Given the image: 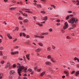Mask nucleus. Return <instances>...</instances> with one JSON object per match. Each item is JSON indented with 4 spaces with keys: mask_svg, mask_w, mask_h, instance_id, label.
Masks as SVG:
<instances>
[{
    "mask_svg": "<svg viewBox=\"0 0 79 79\" xmlns=\"http://www.w3.org/2000/svg\"><path fill=\"white\" fill-rule=\"evenodd\" d=\"M30 55L29 54H28L27 55H26V57L27 58V59L28 60H29L30 59L29 58V57Z\"/></svg>",
    "mask_w": 79,
    "mask_h": 79,
    "instance_id": "10",
    "label": "nucleus"
},
{
    "mask_svg": "<svg viewBox=\"0 0 79 79\" xmlns=\"http://www.w3.org/2000/svg\"><path fill=\"white\" fill-rule=\"evenodd\" d=\"M61 32L62 33H64V32H65V31H64V30H61Z\"/></svg>",
    "mask_w": 79,
    "mask_h": 79,
    "instance_id": "33",
    "label": "nucleus"
},
{
    "mask_svg": "<svg viewBox=\"0 0 79 79\" xmlns=\"http://www.w3.org/2000/svg\"><path fill=\"white\" fill-rule=\"evenodd\" d=\"M23 15L24 16H27V15L26 14V13H24Z\"/></svg>",
    "mask_w": 79,
    "mask_h": 79,
    "instance_id": "31",
    "label": "nucleus"
},
{
    "mask_svg": "<svg viewBox=\"0 0 79 79\" xmlns=\"http://www.w3.org/2000/svg\"><path fill=\"white\" fill-rule=\"evenodd\" d=\"M51 61H52V62L53 63H55V61L53 60V59H51Z\"/></svg>",
    "mask_w": 79,
    "mask_h": 79,
    "instance_id": "30",
    "label": "nucleus"
},
{
    "mask_svg": "<svg viewBox=\"0 0 79 79\" xmlns=\"http://www.w3.org/2000/svg\"><path fill=\"white\" fill-rule=\"evenodd\" d=\"M77 68H79V64H77Z\"/></svg>",
    "mask_w": 79,
    "mask_h": 79,
    "instance_id": "53",
    "label": "nucleus"
},
{
    "mask_svg": "<svg viewBox=\"0 0 79 79\" xmlns=\"http://www.w3.org/2000/svg\"><path fill=\"white\" fill-rule=\"evenodd\" d=\"M52 47L53 48V49H55V47L54 46H52Z\"/></svg>",
    "mask_w": 79,
    "mask_h": 79,
    "instance_id": "51",
    "label": "nucleus"
},
{
    "mask_svg": "<svg viewBox=\"0 0 79 79\" xmlns=\"http://www.w3.org/2000/svg\"><path fill=\"white\" fill-rule=\"evenodd\" d=\"M23 34L24 37H26V35H25V34H24V33H23Z\"/></svg>",
    "mask_w": 79,
    "mask_h": 79,
    "instance_id": "56",
    "label": "nucleus"
},
{
    "mask_svg": "<svg viewBox=\"0 0 79 79\" xmlns=\"http://www.w3.org/2000/svg\"><path fill=\"white\" fill-rule=\"evenodd\" d=\"M3 77V74L0 73V79H2Z\"/></svg>",
    "mask_w": 79,
    "mask_h": 79,
    "instance_id": "9",
    "label": "nucleus"
},
{
    "mask_svg": "<svg viewBox=\"0 0 79 79\" xmlns=\"http://www.w3.org/2000/svg\"><path fill=\"white\" fill-rule=\"evenodd\" d=\"M7 35L9 39H11L12 37L11 36H10V34L8 33Z\"/></svg>",
    "mask_w": 79,
    "mask_h": 79,
    "instance_id": "12",
    "label": "nucleus"
},
{
    "mask_svg": "<svg viewBox=\"0 0 79 79\" xmlns=\"http://www.w3.org/2000/svg\"><path fill=\"white\" fill-rule=\"evenodd\" d=\"M37 67H35L34 68V69L35 70H37Z\"/></svg>",
    "mask_w": 79,
    "mask_h": 79,
    "instance_id": "55",
    "label": "nucleus"
},
{
    "mask_svg": "<svg viewBox=\"0 0 79 79\" xmlns=\"http://www.w3.org/2000/svg\"><path fill=\"white\" fill-rule=\"evenodd\" d=\"M79 74V71H77L76 72V74H75V75L77 76H78V75Z\"/></svg>",
    "mask_w": 79,
    "mask_h": 79,
    "instance_id": "17",
    "label": "nucleus"
},
{
    "mask_svg": "<svg viewBox=\"0 0 79 79\" xmlns=\"http://www.w3.org/2000/svg\"><path fill=\"white\" fill-rule=\"evenodd\" d=\"M41 69H38L37 71L38 72H40V71H41Z\"/></svg>",
    "mask_w": 79,
    "mask_h": 79,
    "instance_id": "42",
    "label": "nucleus"
},
{
    "mask_svg": "<svg viewBox=\"0 0 79 79\" xmlns=\"http://www.w3.org/2000/svg\"><path fill=\"white\" fill-rule=\"evenodd\" d=\"M68 13H72V11L69 10L68 11Z\"/></svg>",
    "mask_w": 79,
    "mask_h": 79,
    "instance_id": "41",
    "label": "nucleus"
},
{
    "mask_svg": "<svg viewBox=\"0 0 79 79\" xmlns=\"http://www.w3.org/2000/svg\"><path fill=\"white\" fill-rule=\"evenodd\" d=\"M24 79H27V78H26L25 77H24Z\"/></svg>",
    "mask_w": 79,
    "mask_h": 79,
    "instance_id": "64",
    "label": "nucleus"
},
{
    "mask_svg": "<svg viewBox=\"0 0 79 79\" xmlns=\"http://www.w3.org/2000/svg\"><path fill=\"white\" fill-rule=\"evenodd\" d=\"M41 50L38 48L35 50V51L36 52H39Z\"/></svg>",
    "mask_w": 79,
    "mask_h": 79,
    "instance_id": "13",
    "label": "nucleus"
},
{
    "mask_svg": "<svg viewBox=\"0 0 79 79\" xmlns=\"http://www.w3.org/2000/svg\"><path fill=\"white\" fill-rule=\"evenodd\" d=\"M51 6H52V7H53L54 8H55V5H51Z\"/></svg>",
    "mask_w": 79,
    "mask_h": 79,
    "instance_id": "32",
    "label": "nucleus"
},
{
    "mask_svg": "<svg viewBox=\"0 0 79 79\" xmlns=\"http://www.w3.org/2000/svg\"><path fill=\"white\" fill-rule=\"evenodd\" d=\"M19 20H23V18L21 17H20L19 18Z\"/></svg>",
    "mask_w": 79,
    "mask_h": 79,
    "instance_id": "27",
    "label": "nucleus"
},
{
    "mask_svg": "<svg viewBox=\"0 0 79 79\" xmlns=\"http://www.w3.org/2000/svg\"><path fill=\"white\" fill-rule=\"evenodd\" d=\"M4 63H5V62L3 60L1 61V64H3Z\"/></svg>",
    "mask_w": 79,
    "mask_h": 79,
    "instance_id": "37",
    "label": "nucleus"
},
{
    "mask_svg": "<svg viewBox=\"0 0 79 79\" xmlns=\"http://www.w3.org/2000/svg\"><path fill=\"white\" fill-rule=\"evenodd\" d=\"M19 60H20V61H22V60H23V59L19 58Z\"/></svg>",
    "mask_w": 79,
    "mask_h": 79,
    "instance_id": "54",
    "label": "nucleus"
},
{
    "mask_svg": "<svg viewBox=\"0 0 79 79\" xmlns=\"http://www.w3.org/2000/svg\"><path fill=\"white\" fill-rule=\"evenodd\" d=\"M60 20H56L57 22H58V23H59V22H60Z\"/></svg>",
    "mask_w": 79,
    "mask_h": 79,
    "instance_id": "61",
    "label": "nucleus"
},
{
    "mask_svg": "<svg viewBox=\"0 0 79 79\" xmlns=\"http://www.w3.org/2000/svg\"><path fill=\"white\" fill-rule=\"evenodd\" d=\"M45 73V72H43L42 73L40 74L41 76H42L43 75H44Z\"/></svg>",
    "mask_w": 79,
    "mask_h": 79,
    "instance_id": "14",
    "label": "nucleus"
},
{
    "mask_svg": "<svg viewBox=\"0 0 79 79\" xmlns=\"http://www.w3.org/2000/svg\"><path fill=\"white\" fill-rule=\"evenodd\" d=\"M33 18L35 20L36 19H37L36 18V17H33Z\"/></svg>",
    "mask_w": 79,
    "mask_h": 79,
    "instance_id": "59",
    "label": "nucleus"
},
{
    "mask_svg": "<svg viewBox=\"0 0 79 79\" xmlns=\"http://www.w3.org/2000/svg\"><path fill=\"white\" fill-rule=\"evenodd\" d=\"M15 73V71L14 70H12L10 72V74H14Z\"/></svg>",
    "mask_w": 79,
    "mask_h": 79,
    "instance_id": "6",
    "label": "nucleus"
},
{
    "mask_svg": "<svg viewBox=\"0 0 79 79\" xmlns=\"http://www.w3.org/2000/svg\"><path fill=\"white\" fill-rule=\"evenodd\" d=\"M37 7H38V8H40L41 6H40V4H38L37 5Z\"/></svg>",
    "mask_w": 79,
    "mask_h": 79,
    "instance_id": "28",
    "label": "nucleus"
},
{
    "mask_svg": "<svg viewBox=\"0 0 79 79\" xmlns=\"http://www.w3.org/2000/svg\"><path fill=\"white\" fill-rule=\"evenodd\" d=\"M47 50H48V51H50V50H51V48L50 47H48V48H47Z\"/></svg>",
    "mask_w": 79,
    "mask_h": 79,
    "instance_id": "20",
    "label": "nucleus"
},
{
    "mask_svg": "<svg viewBox=\"0 0 79 79\" xmlns=\"http://www.w3.org/2000/svg\"><path fill=\"white\" fill-rule=\"evenodd\" d=\"M34 37H36V38L38 37V38H39V36L37 35H35L34 36Z\"/></svg>",
    "mask_w": 79,
    "mask_h": 79,
    "instance_id": "38",
    "label": "nucleus"
},
{
    "mask_svg": "<svg viewBox=\"0 0 79 79\" xmlns=\"http://www.w3.org/2000/svg\"><path fill=\"white\" fill-rule=\"evenodd\" d=\"M25 12H26V13H32V12L26 10Z\"/></svg>",
    "mask_w": 79,
    "mask_h": 79,
    "instance_id": "19",
    "label": "nucleus"
},
{
    "mask_svg": "<svg viewBox=\"0 0 79 79\" xmlns=\"http://www.w3.org/2000/svg\"><path fill=\"white\" fill-rule=\"evenodd\" d=\"M38 45H40V46H41V47L43 46V44L42 43H38Z\"/></svg>",
    "mask_w": 79,
    "mask_h": 79,
    "instance_id": "18",
    "label": "nucleus"
},
{
    "mask_svg": "<svg viewBox=\"0 0 79 79\" xmlns=\"http://www.w3.org/2000/svg\"><path fill=\"white\" fill-rule=\"evenodd\" d=\"M16 65L14 64L13 65V68H16Z\"/></svg>",
    "mask_w": 79,
    "mask_h": 79,
    "instance_id": "36",
    "label": "nucleus"
},
{
    "mask_svg": "<svg viewBox=\"0 0 79 79\" xmlns=\"http://www.w3.org/2000/svg\"><path fill=\"white\" fill-rule=\"evenodd\" d=\"M76 2H77V3L76 5H79V1L78 0H77L76 1Z\"/></svg>",
    "mask_w": 79,
    "mask_h": 79,
    "instance_id": "23",
    "label": "nucleus"
},
{
    "mask_svg": "<svg viewBox=\"0 0 79 79\" xmlns=\"http://www.w3.org/2000/svg\"><path fill=\"white\" fill-rule=\"evenodd\" d=\"M49 71H53L52 70V69H51L50 68H49Z\"/></svg>",
    "mask_w": 79,
    "mask_h": 79,
    "instance_id": "46",
    "label": "nucleus"
},
{
    "mask_svg": "<svg viewBox=\"0 0 79 79\" xmlns=\"http://www.w3.org/2000/svg\"><path fill=\"white\" fill-rule=\"evenodd\" d=\"M19 13H20L21 14H23V12H22V11H20Z\"/></svg>",
    "mask_w": 79,
    "mask_h": 79,
    "instance_id": "60",
    "label": "nucleus"
},
{
    "mask_svg": "<svg viewBox=\"0 0 79 79\" xmlns=\"http://www.w3.org/2000/svg\"><path fill=\"white\" fill-rule=\"evenodd\" d=\"M41 13H43V14H45V12L44 11H41Z\"/></svg>",
    "mask_w": 79,
    "mask_h": 79,
    "instance_id": "39",
    "label": "nucleus"
},
{
    "mask_svg": "<svg viewBox=\"0 0 79 79\" xmlns=\"http://www.w3.org/2000/svg\"><path fill=\"white\" fill-rule=\"evenodd\" d=\"M0 55L3 56V54H2V51H0Z\"/></svg>",
    "mask_w": 79,
    "mask_h": 79,
    "instance_id": "34",
    "label": "nucleus"
},
{
    "mask_svg": "<svg viewBox=\"0 0 79 79\" xmlns=\"http://www.w3.org/2000/svg\"><path fill=\"white\" fill-rule=\"evenodd\" d=\"M36 24H38V25H39V26H42V24H40V23H37Z\"/></svg>",
    "mask_w": 79,
    "mask_h": 79,
    "instance_id": "25",
    "label": "nucleus"
},
{
    "mask_svg": "<svg viewBox=\"0 0 79 79\" xmlns=\"http://www.w3.org/2000/svg\"><path fill=\"white\" fill-rule=\"evenodd\" d=\"M15 29H16V31H18V27H16Z\"/></svg>",
    "mask_w": 79,
    "mask_h": 79,
    "instance_id": "52",
    "label": "nucleus"
},
{
    "mask_svg": "<svg viewBox=\"0 0 79 79\" xmlns=\"http://www.w3.org/2000/svg\"><path fill=\"white\" fill-rule=\"evenodd\" d=\"M16 7H11L10 8H9L10 10H14L15 9H16Z\"/></svg>",
    "mask_w": 79,
    "mask_h": 79,
    "instance_id": "11",
    "label": "nucleus"
},
{
    "mask_svg": "<svg viewBox=\"0 0 79 79\" xmlns=\"http://www.w3.org/2000/svg\"><path fill=\"white\" fill-rule=\"evenodd\" d=\"M19 53V52L18 51H16L15 52H11L10 53L11 55H16V54H17Z\"/></svg>",
    "mask_w": 79,
    "mask_h": 79,
    "instance_id": "4",
    "label": "nucleus"
},
{
    "mask_svg": "<svg viewBox=\"0 0 79 79\" xmlns=\"http://www.w3.org/2000/svg\"><path fill=\"white\" fill-rule=\"evenodd\" d=\"M69 23H71V24H73L74 23H75L76 24H77L78 23V19H76V20L75 18L73 17L69 20Z\"/></svg>",
    "mask_w": 79,
    "mask_h": 79,
    "instance_id": "2",
    "label": "nucleus"
},
{
    "mask_svg": "<svg viewBox=\"0 0 79 79\" xmlns=\"http://www.w3.org/2000/svg\"><path fill=\"white\" fill-rule=\"evenodd\" d=\"M47 19H48L47 16H46L44 17V20H45V21H47Z\"/></svg>",
    "mask_w": 79,
    "mask_h": 79,
    "instance_id": "16",
    "label": "nucleus"
},
{
    "mask_svg": "<svg viewBox=\"0 0 79 79\" xmlns=\"http://www.w3.org/2000/svg\"><path fill=\"white\" fill-rule=\"evenodd\" d=\"M30 36L29 35H27V38H29Z\"/></svg>",
    "mask_w": 79,
    "mask_h": 79,
    "instance_id": "62",
    "label": "nucleus"
},
{
    "mask_svg": "<svg viewBox=\"0 0 79 79\" xmlns=\"http://www.w3.org/2000/svg\"><path fill=\"white\" fill-rule=\"evenodd\" d=\"M37 56H40V54H39V53H37Z\"/></svg>",
    "mask_w": 79,
    "mask_h": 79,
    "instance_id": "58",
    "label": "nucleus"
},
{
    "mask_svg": "<svg viewBox=\"0 0 79 79\" xmlns=\"http://www.w3.org/2000/svg\"><path fill=\"white\" fill-rule=\"evenodd\" d=\"M10 65H11V64H10V62H8L6 65V67H10Z\"/></svg>",
    "mask_w": 79,
    "mask_h": 79,
    "instance_id": "5",
    "label": "nucleus"
},
{
    "mask_svg": "<svg viewBox=\"0 0 79 79\" xmlns=\"http://www.w3.org/2000/svg\"><path fill=\"white\" fill-rule=\"evenodd\" d=\"M16 67L18 68L17 71L19 76H21V71H23V70H24L25 72L26 73V70H27V68L24 67L23 65H21L19 63H17Z\"/></svg>",
    "mask_w": 79,
    "mask_h": 79,
    "instance_id": "1",
    "label": "nucleus"
},
{
    "mask_svg": "<svg viewBox=\"0 0 79 79\" xmlns=\"http://www.w3.org/2000/svg\"><path fill=\"white\" fill-rule=\"evenodd\" d=\"M74 73H75V71H73L71 72V74H74Z\"/></svg>",
    "mask_w": 79,
    "mask_h": 79,
    "instance_id": "50",
    "label": "nucleus"
},
{
    "mask_svg": "<svg viewBox=\"0 0 79 79\" xmlns=\"http://www.w3.org/2000/svg\"><path fill=\"white\" fill-rule=\"evenodd\" d=\"M64 73L66 74V76H68V75H69V73H68V72L67 71H64Z\"/></svg>",
    "mask_w": 79,
    "mask_h": 79,
    "instance_id": "7",
    "label": "nucleus"
},
{
    "mask_svg": "<svg viewBox=\"0 0 79 79\" xmlns=\"http://www.w3.org/2000/svg\"><path fill=\"white\" fill-rule=\"evenodd\" d=\"M45 63L46 64H48V65H49L51 64V63L50 62H46Z\"/></svg>",
    "mask_w": 79,
    "mask_h": 79,
    "instance_id": "15",
    "label": "nucleus"
},
{
    "mask_svg": "<svg viewBox=\"0 0 79 79\" xmlns=\"http://www.w3.org/2000/svg\"><path fill=\"white\" fill-rule=\"evenodd\" d=\"M25 44L29 45L30 44V41H27V42L25 43Z\"/></svg>",
    "mask_w": 79,
    "mask_h": 79,
    "instance_id": "8",
    "label": "nucleus"
},
{
    "mask_svg": "<svg viewBox=\"0 0 79 79\" xmlns=\"http://www.w3.org/2000/svg\"><path fill=\"white\" fill-rule=\"evenodd\" d=\"M48 59H49L50 58H51L52 57H51V56L49 55L48 56Z\"/></svg>",
    "mask_w": 79,
    "mask_h": 79,
    "instance_id": "24",
    "label": "nucleus"
},
{
    "mask_svg": "<svg viewBox=\"0 0 79 79\" xmlns=\"http://www.w3.org/2000/svg\"><path fill=\"white\" fill-rule=\"evenodd\" d=\"M72 27L73 28H75V27H76V25L75 24H73V25H72Z\"/></svg>",
    "mask_w": 79,
    "mask_h": 79,
    "instance_id": "26",
    "label": "nucleus"
},
{
    "mask_svg": "<svg viewBox=\"0 0 79 79\" xmlns=\"http://www.w3.org/2000/svg\"><path fill=\"white\" fill-rule=\"evenodd\" d=\"M4 49V48H3V47H0V50H3Z\"/></svg>",
    "mask_w": 79,
    "mask_h": 79,
    "instance_id": "35",
    "label": "nucleus"
},
{
    "mask_svg": "<svg viewBox=\"0 0 79 79\" xmlns=\"http://www.w3.org/2000/svg\"><path fill=\"white\" fill-rule=\"evenodd\" d=\"M23 29V31H26V29L25 27H24Z\"/></svg>",
    "mask_w": 79,
    "mask_h": 79,
    "instance_id": "49",
    "label": "nucleus"
},
{
    "mask_svg": "<svg viewBox=\"0 0 79 79\" xmlns=\"http://www.w3.org/2000/svg\"><path fill=\"white\" fill-rule=\"evenodd\" d=\"M70 16H69V15H68L66 17V20H68V19H69V18Z\"/></svg>",
    "mask_w": 79,
    "mask_h": 79,
    "instance_id": "22",
    "label": "nucleus"
},
{
    "mask_svg": "<svg viewBox=\"0 0 79 79\" xmlns=\"http://www.w3.org/2000/svg\"><path fill=\"white\" fill-rule=\"evenodd\" d=\"M28 71H30V72H31V71H32V69H28Z\"/></svg>",
    "mask_w": 79,
    "mask_h": 79,
    "instance_id": "45",
    "label": "nucleus"
},
{
    "mask_svg": "<svg viewBox=\"0 0 79 79\" xmlns=\"http://www.w3.org/2000/svg\"><path fill=\"white\" fill-rule=\"evenodd\" d=\"M17 40V39H16L14 40H13V42H16Z\"/></svg>",
    "mask_w": 79,
    "mask_h": 79,
    "instance_id": "57",
    "label": "nucleus"
},
{
    "mask_svg": "<svg viewBox=\"0 0 79 79\" xmlns=\"http://www.w3.org/2000/svg\"><path fill=\"white\" fill-rule=\"evenodd\" d=\"M24 23H27V22H28V20L26 19L23 20Z\"/></svg>",
    "mask_w": 79,
    "mask_h": 79,
    "instance_id": "21",
    "label": "nucleus"
},
{
    "mask_svg": "<svg viewBox=\"0 0 79 79\" xmlns=\"http://www.w3.org/2000/svg\"><path fill=\"white\" fill-rule=\"evenodd\" d=\"M64 25L65 26H64V27L63 28V29L64 30L66 29L68 27V24L67 22H66L64 23Z\"/></svg>",
    "mask_w": 79,
    "mask_h": 79,
    "instance_id": "3",
    "label": "nucleus"
},
{
    "mask_svg": "<svg viewBox=\"0 0 79 79\" xmlns=\"http://www.w3.org/2000/svg\"><path fill=\"white\" fill-rule=\"evenodd\" d=\"M23 10H29L30 11V10H31L29 9H23Z\"/></svg>",
    "mask_w": 79,
    "mask_h": 79,
    "instance_id": "44",
    "label": "nucleus"
},
{
    "mask_svg": "<svg viewBox=\"0 0 79 79\" xmlns=\"http://www.w3.org/2000/svg\"><path fill=\"white\" fill-rule=\"evenodd\" d=\"M44 35H48V32H46V33H44Z\"/></svg>",
    "mask_w": 79,
    "mask_h": 79,
    "instance_id": "47",
    "label": "nucleus"
},
{
    "mask_svg": "<svg viewBox=\"0 0 79 79\" xmlns=\"http://www.w3.org/2000/svg\"><path fill=\"white\" fill-rule=\"evenodd\" d=\"M66 39H70V37L69 36H67Z\"/></svg>",
    "mask_w": 79,
    "mask_h": 79,
    "instance_id": "48",
    "label": "nucleus"
},
{
    "mask_svg": "<svg viewBox=\"0 0 79 79\" xmlns=\"http://www.w3.org/2000/svg\"><path fill=\"white\" fill-rule=\"evenodd\" d=\"M77 57H75L74 58V60H77Z\"/></svg>",
    "mask_w": 79,
    "mask_h": 79,
    "instance_id": "63",
    "label": "nucleus"
},
{
    "mask_svg": "<svg viewBox=\"0 0 79 79\" xmlns=\"http://www.w3.org/2000/svg\"><path fill=\"white\" fill-rule=\"evenodd\" d=\"M39 38H41V39H43V38H44V36H39Z\"/></svg>",
    "mask_w": 79,
    "mask_h": 79,
    "instance_id": "29",
    "label": "nucleus"
},
{
    "mask_svg": "<svg viewBox=\"0 0 79 79\" xmlns=\"http://www.w3.org/2000/svg\"><path fill=\"white\" fill-rule=\"evenodd\" d=\"M9 78L10 79H12V78H13V77H12V76H10L9 77Z\"/></svg>",
    "mask_w": 79,
    "mask_h": 79,
    "instance_id": "40",
    "label": "nucleus"
},
{
    "mask_svg": "<svg viewBox=\"0 0 79 79\" xmlns=\"http://www.w3.org/2000/svg\"><path fill=\"white\" fill-rule=\"evenodd\" d=\"M49 31L50 32H52V28H50L49 29Z\"/></svg>",
    "mask_w": 79,
    "mask_h": 79,
    "instance_id": "43",
    "label": "nucleus"
}]
</instances>
